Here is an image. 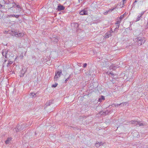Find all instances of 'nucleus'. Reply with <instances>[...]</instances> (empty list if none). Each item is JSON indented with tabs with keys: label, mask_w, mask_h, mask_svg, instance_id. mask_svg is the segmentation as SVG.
<instances>
[{
	"label": "nucleus",
	"mask_w": 148,
	"mask_h": 148,
	"mask_svg": "<svg viewBox=\"0 0 148 148\" xmlns=\"http://www.w3.org/2000/svg\"><path fill=\"white\" fill-rule=\"evenodd\" d=\"M12 7L13 8H14L16 7V6L17 5L16 4V3L15 2H13L12 3Z\"/></svg>",
	"instance_id": "nucleus-20"
},
{
	"label": "nucleus",
	"mask_w": 148,
	"mask_h": 148,
	"mask_svg": "<svg viewBox=\"0 0 148 148\" xmlns=\"http://www.w3.org/2000/svg\"><path fill=\"white\" fill-rule=\"evenodd\" d=\"M112 35L111 34V32H107L105 34V37L106 38H109Z\"/></svg>",
	"instance_id": "nucleus-9"
},
{
	"label": "nucleus",
	"mask_w": 148,
	"mask_h": 148,
	"mask_svg": "<svg viewBox=\"0 0 148 148\" xmlns=\"http://www.w3.org/2000/svg\"><path fill=\"white\" fill-rule=\"evenodd\" d=\"M72 25L74 26V27L77 29L78 27V24L77 23H74L72 24Z\"/></svg>",
	"instance_id": "nucleus-18"
},
{
	"label": "nucleus",
	"mask_w": 148,
	"mask_h": 148,
	"mask_svg": "<svg viewBox=\"0 0 148 148\" xmlns=\"http://www.w3.org/2000/svg\"><path fill=\"white\" fill-rule=\"evenodd\" d=\"M144 13V12H142L140 14V16H141V17H142V16L143 15V14Z\"/></svg>",
	"instance_id": "nucleus-43"
},
{
	"label": "nucleus",
	"mask_w": 148,
	"mask_h": 148,
	"mask_svg": "<svg viewBox=\"0 0 148 148\" xmlns=\"http://www.w3.org/2000/svg\"><path fill=\"white\" fill-rule=\"evenodd\" d=\"M7 60H6L5 59V62Z\"/></svg>",
	"instance_id": "nucleus-58"
},
{
	"label": "nucleus",
	"mask_w": 148,
	"mask_h": 148,
	"mask_svg": "<svg viewBox=\"0 0 148 148\" xmlns=\"http://www.w3.org/2000/svg\"><path fill=\"white\" fill-rule=\"evenodd\" d=\"M53 100H50L49 101V103H50V104H51L53 103Z\"/></svg>",
	"instance_id": "nucleus-40"
},
{
	"label": "nucleus",
	"mask_w": 148,
	"mask_h": 148,
	"mask_svg": "<svg viewBox=\"0 0 148 148\" xmlns=\"http://www.w3.org/2000/svg\"><path fill=\"white\" fill-rule=\"evenodd\" d=\"M100 114H101L103 115H105V114L104 113V112L103 111H101L100 112Z\"/></svg>",
	"instance_id": "nucleus-28"
},
{
	"label": "nucleus",
	"mask_w": 148,
	"mask_h": 148,
	"mask_svg": "<svg viewBox=\"0 0 148 148\" xmlns=\"http://www.w3.org/2000/svg\"><path fill=\"white\" fill-rule=\"evenodd\" d=\"M117 28H115V29H114V31L116 32V31H117Z\"/></svg>",
	"instance_id": "nucleus-51"
},
{
	"label": "nucleus",
	"mask_w": 148,
	"mask_h": 148,
	"mask_svg": "<svg viewBox=\"0 0 148 148\" xmlns=\"http://www.w3.org/2000/svg\"><path fill=\"white\" fill-rule=\"evenodd\" d=\"M142 17L141 16H138V17L137 18L136 21H138L140 20V18Z\"/></svg>",
	"instance_id": "nucleus-26"
},
{
	"label": "nucleus",
	"mask_w": 148,
	"mask_h": 148,
	"mask_svg": "<svg viewBox=\"0 0 148 148\" xmlns=\"http://www.w3.org/2000/svg\"><path fill=\"white\" fill-rule=\"evenodd\" d=\"M99 144H100V146L102 145V144L101 143H99Z\"/></svg>",
	"instance_id": "nucleus-49"
},
{
	"label": "nucleus",
	"mask_w": 148,
	"mask_h": 148,
	"mask_svg": "<svg viewBox=\"0 0 148 148\" xmlns=\"http://www.w3.org/2000/svg\"><path fill=\"white\" fill-rule=\"evenodd\" d=\"M87 65V64L86 63H85L83 64V67L84 68H85L86 67Z\"/></svg>",
	"instance_id": "nucleus-34"
},
{
	"label": "nucleus",
	"mask_w": 148,
	"mask_h": 148,
	"mask_svg": "<svg viewBox=\"0 0 148 148\" xmlns=\"http://www.w3.org/2000/svg\"><path fill=\"white\" fill-rule=\"evenodd\" d=\"M46 106H49L50 105V103H49V101L47 102L46 103Z\"/></svg>",
	"instance_id": "nucleus-39"
},
{
	"label": "nucleus",
	"mask_w": 148,
	"mask_h": 148,
	"mask_svg": "<svg viewBox=\"0 0 148 148\" xmlns=\"http://www.w3.org/2000/svg\"><path fill=\"white\" fill-rule=\"evenodd\" d=\"M119 106V104H117L116 105H115V106L116 107L117 106L118 107Z\"/></svg>",
	"instance_id": "nucleus-50"
},
{
	"label": "nucleus",
	"mask_w": 148,
	"mask_h": 148,
	"mask_svg": "<svg viewBox=\"0 0 148 148\" xmlns=\"http://www.w3.org/2000/svg\"><path fill=\"white\" fill-rule=\"evenodd\" d=\"M5 4H9V3L8 2V3L7 2L5 1Z\"/></svg>",
	"instance_id": "nucleus-48"
},
{
	"label": "nucleus",
	"mask_w": 148,
	"mask_h": 148,
	"mask_svg": "<svg viewBox=\"0 0 148 148\" xmlns=\"http://www.w3.org/2000/svg\"><path fill=\"white\" fill-rule=\"evenodd\" d=\"M137 121H129V123H131L132 124H136V123H137Z\"/></svg>",
	"instance_id": "nucleus-19"
},
{
	"label": "nucleus",
	"mask_w": 148,
	"mask_h": 148,
	"mask_svg": "<svg viewBox=\"0 0 148 148\" xmlns=\"http://www.w3.org/2000/svg\"><path fill=\"white\" fill-rule=\"evenodd\" d=\"M115 67L113 65H111V66H110V69H113V68L114 67Z\"/></svg>",
	"instance_id": "nucleus-37"
},
{
	"label": "nucleus",
	"mask_w": 148,
	"mask_h": 148,
	"mask_svg": "<svg viewBox=\"0 0 148 148\" xmlns=\"http://www.w3.org/2000/svg\"><path fill=\"white\" fill-rule=\"evenodd\" d=\"M50 38H51V41L54 42H57L58 41V38H56L55 37H51Z\"/></svg>",
	"instance_id": "nucleus-12"
},
{
	"label": "nucleus",
	"mask_w": 148,
	"mask_h": 148,
	"mask_svg": "<svg viewBox=\"0 0 148 148\" xmlns=\"http://www.w3.org/2000/svg\"><path fill=\"white\" fill-rule=\"evenodd\" d=\"M71 76V75H70L69 77L66 79L65 80V82L66 83L67 82V81L70 78Z\"/></svg>",
	"instance_id": "nucleus-21"
},
{
	"label": "nucleus",
	"mask_w": 148,
	"mask_h": 148,
	"mask_svg": "<svg viewBox=\"0 0 148 148\" xmlns=\"http://www.w3.org/2000/svg\"><path fill=\"white\" fill-rule=\"evenodd\" d=\"M126 0H122L123 1V4L121 6L120 5V7H123V5H124V4L125 3V1Z\"/></svg>",
	"instance_id": "nucleus-25"
},
{
	"label": "nucleus",
	"mask_w": 148,
	"mask_h": 148,
	"mask_svg": "<svg viewBox=\"0 0 148 148\" xmlns=\"http://www.w3.org/2000/svg\"><path fill=\"white\" fill-rule=\"evenodd\" d=\"M127 103L126 102L122 103L119 104V106H124L126 105Z\"/></svg>",
	"instance_id": "nucleus-17"
},
{
	"label": "nucleus",
	"mask_w": 148,
	"mask_h": 148,
	"mask_svg": "<svg viewBox=\"0 0 148 148\" xmlns=\"http://www.w3.org/2000/svg\"><path fill=\"white\" fill-rule=\"evenodd\" d=\"M134 41L135 42H137L138 45L140 46L143 44H144L145 41V40L144 37H138L134 39Z\"/></svg>",
	"instance_id": "nucleus-1"
},
{
	"label": "nucleus",
	"mask_w": 148,
	"mask_h": 148,
	"mask_svg": "<svg viewBox=\"0 0 148 148\" xmlns=\"http://www.w3.org/2000/svg\"><path fill=\"white\" fill-rule=\"evenodd\" d=\"M119 26H120V25H117V27H116V28H117V29L119 28Z\"/></svg>",
	"instance_id": "nucleus-46"
},
{
	"label": "nucleus",
	"mask_w": 148,
	"mask_h": 148,
	"mask_svg": "<svg viewBox=\"0 0 148 148\" xmlns=\"http://www.w3.org/2000/svg\"><path fill=\"white\" fill-rule=\"evenodd\" d=\"M32 58H35V56H33V57H32Z\"/></svg>",
	"instance_id": "nucleus-56"
},
{
	"label": "nucleus",
	"mask_w": 148,
	"mask_h": 148,
	"mask_svg": "<svg viewBox=\"0 0 148 148\" xmlns=\"http://www.w3.org/2000/svg\"><path fill=\"white\" fill-rule=\"evenodd\" d=\"M12 63L11 61H10L7 64V66L8 67H9V66L12 64Z\"/></svg>",
	"instance_id": "nucleus-23"
},
{
	"label": "nucleus",
	"mask_w": 148,
	"mask_h": 148,
	"mask_svg": "<svg viewBox=\"0 0 148 148\" xmlns=\"http://www.w3.org/2000/svg\"><path fill=\"white\" fill-rule=\"evenodd\" d=\"M109 74H111L112 75H113V73L112 72H110L109 73H108V75H109Z\"/></svg>",
	"instance_id": "nucleus-45"
},
{
	"label": "nucleus",
	"mask_w": 148,
	"mask_h": 148,
	"mask_svg": "<svg viewBox=\"0 0 148 148\" xmlns=\"http://www.w3.org/2000/svg\"><path fill=\"white\" fill-rule=\"evenodd\" d=\"M23 36V34L22 33H17V37H22Z\"/></svg>",
	"instance_id": "nucleus-16"
},
{
	"label": "nucleus",
	"mask_w": 148,
	"mask_h": 148,
	"mask_svg": "<svg viewBox=\"0 0 148 148\" xmlns=\"http://www.w3.org/2000/svg\"><path fill=\"white\" fill-rule=\"evenodd\" d=\"M116 8L110 9L108 11H107L103 13L104 15H106L108 13H110L113 10H114Z\"/></svg>",
	"instance_id": "nucleus-8"
},
{
	"label": "nucleus",
	"mask_w": 148,
	"mask_h": 148,
	"mask_svg": "<svg viewBox=\"0 0 148 148\" xmlns=\"http://www.w3.org/2000/svg\"><path fill=\"white\" fill-rule=\"evenodd\" d=\"M145 27L146 28H148V22H147V25H146Z\"/></svg>",
	"instance_id": "nucleus-44"
},
{
	"label": "nucleus",
	"mask_w": 148,
	"mask_h": 148,
	"mask_svg": "<svg viewBox=\"0 0 148 148\" xmlns=\"http://www.w3.org/2000/svg\"><path fill=\"white\" fill-rule=\"evenodd\" d=\"M2 55L3 56H5V58H7V57L6 55L7 54V52H5V53L4 54V53L3 52L2 53Z\"/></svg>",
	"instance_id": "nucleus-24"
},
{
	"label": "nucleus",
	"mask_w": 148,
	"mask_h": 148,
	"mask_svg": "<svg viewBox=\"0 0 148 148\" xmlns=\"http://www.w3.org/2000/svg\"><path fill=\"white\" fill-rule=\"evenodd\" d=\"M5 33H6V32H8L6 31H5Z\"/></svg>",
	"instance_id": "nucleus-57"
},
{
	"label": "nucleus",
	"mask_w": 148,
	"mask_h": 148,
	"mask_svg": "<svg viewBox=\"0 0 148 148\" xmlns=\"http://www.w3.org/2000/svg\"><path fill=\"white\" fill-rule=\"evenodd\" d=\"M115 104H112V105L111 106H109V107H110V108H111L112 107H114V106H115Z\"/></svg>",
	"instance_id": "nucleus-30"
},
{
	"label": "nucleus",
	"mask_w": 148,
	"mask_h": 148,
	"mask_svg": "<svg viewBox=\"0 0 148 148\" xmlns=\"http://www.w3.org/2000/svg\"><path fill=\"white\" fill-rule=\"evenodd\" d=\"M8 11H9V12L11 13H13L15 12V9L14 8H13L12 7H10V8L8 9Z\"/></svg>",
	"instance_id": "nucleus-10"
},
{
	"label": "nucleus",
	"mask_w": 148,
	"mask_h": 148,
	"mask_svg": "<svg viewBox=\"0 0 148 148\" xmlns=\"http://www.w3.org/2000/svg\"><path fill=\"white\" fill-rule=\"evenodd\" d=\"M26 72V70L24 71L23 69H22L20 71V77H23L24 76V75L25 73Z\"/></svg>",
	"instance_id": "nucleus-11"
},
{
	"label": "nucleus",
	"mask_w": 148,
	"mask_h": 148,
	"mask_svg": "<svg viewBox=\"0 0 148 148\" xmlns=\"http://www.w3.org/2000/svg\"><path fill=\"white\" fill-rule=\"evenodd\" d=\"M95 145H96V146L97 147H98L100 146V144H99V143H97Z\"/></svg>",
	"instance_id": "nucleus-27"
},
{
	"label": "nucleus",
	"mask_w": 148,
	"mask_h": 148,
	"mask_svg": "<svg viewBox=\"0 0 148 148\" xmlns=\"http://www.w3.org/2000/svg\"><path fill=\"white\" fill-rule=\"evenodd\" d=\"M65 8V7L63 5H61L60 4H59L58 6L57 10L58 11H60L64 10Z\"/></svg>",
	"instance_id": "nucleus-3"
},
{
	"label": "nucleus",
	"mask_w": 148,
	"mask_h": 148,
	"mask_svg": "<svg viewBox=\"0 0 148 148\" xmlns=\"http://www.w3.org/2000/svg\"><path fill=\"white\" fill-rule=\"evenodd\" d=\"M13 131L14 132H18V130L17 129H17L16 128H14L13 129Z\"/></svg>",
	"instance_id": "nucleus-32"
},
{
	"label": "nucleus",
	"mask_w": 148,
	"mask_h": 148,
	"mask_svg": "<svg viewBox=\"0 0 148 148\" xmlns=\"http://www.w3.org/2000/svg\"><path fill=\"white\" fill-rule=\"evenodd\" d=\"M16 7H17L18 9H21V8L19 5H17Z\"/></svg>",
	"instance_id": "nucleus-35"
},
{
	"label": "nucleus",
	"mask_w": 148,
	"mask_h": 148,
	"mask_svg": "<svg viewBox=\"0 0 148 148\" xmlns=\"http://www.w3.org/2000/svg\"><path fill=\"white\" fill-rule=\"evenodd\" d=\"M105 99L104 97L103 96H101V97L99 99L98 101L100 102H101L102 100Z\"/></svg>",
	"instance_id": "nucleus-15"
},
{
	"label": "nucleus",
	"mask_w": 148,
	"mask_h": 148,
	"mask_svg": "<svg viewBox=\"0 0 148 148\" xmlns=\"http://www.w3.org/2000/svg\"><path fill=\"white\" fill-rule=\"evenodd\" d=\"M62 74V72L61 70H59L55 73V75L54 77L55 80L56 81L58 78L60 77V75Z\"/></svg>",
	"instance_id": "nucleus-2"
},
{
	"label": "nucleus",
	"mask_w": 148,
	"mask_h": 148,
	"mask_svg": "<svg viewBox=\"0 0 148 148\" xmlns=\"http://www.w3.org/2000/svg\"><path fill=\"white\" fill-rule=\"evenodd\" d=\"M139 125V126H143L145 125V123H143V122H139L137 121L136 123V125Z\"/></svg>",
	"instance_id": "nucleus-13"
},
{
	"label": "nucleus",
	"mask_w": 148,
	"mask_h": 148,
	"mask_svg": "<svg viewBox=\"0 0 148 148\" xmlns=\"http://www.w3.org/2000/svg\"><path fill=\"white\" fill-rule=\"evenodd\" d=\"M110 112V111L108 112V110H107L105 112H104V113L105 114V115H106L108 114V113Z\"/></svg>",
	"instance_id": "nucleus-31"
},
{
	"label": "nucleus",
	"mask_w": 148,
	"mask_h": 148,
	"mask_svg": "<svg viewBox=\"0 0 148 148\" xmlns=\"http://www.w3.org/2000/svg\"><path fill=\"white\" fill-rule=\"evenodd\" d=\"M30 94L32 96V97H34V95H36L33 92H31L30 93Z\"/></svg>",
	"instance_id": "nucleus-33"
},
{
	"label": "nucleus",
	"mask_w": 148,
	"mask_h": 148,
	"mask_svg": "<svg viewBox=\"0 0 148 148\" xmlns=\"http://www.w3.org/2000/svg\"><path fill=\"white\" fill-rule=\"evenodd\" d=\"M138 0H135V1L134 2V3H133V5H134V3H136L137 2V1Z\"/></svg>",
	"instance_id": "nucleus-42"
},
{
	"label": "nucleus",
	"mask_w": 148,
	"mask_h": 148,
	"mask_svg": "<svg viewBox=\"0 0 148 148\" xmlns=\"http://www.w3.org/2000/svg\"><path fill=\"white\" fill-rule=\"evenodd\" d=\"M115 67L113 65H111V66H110V69H113V68L114 67Z\"/></svg>",
	"instance_id": "nucleus-38"
},
{
	"label": "nucleus",
	"mask_w": 148,
	"mask_h": 148,
	"mask_svg": "<svg viewBox=\"0 0 148 148\" xmlns=\"http://www.w3.org/2000/svg\"><path fill=\"white\" fill-rule=\"evenodd\" d=\"M3 5H1V4H0V9H1V8L2 7H3Z\"/></svg>",
	"instance_id": "nucleus-47"
},
{
	"label": "nucleus",
	"mask_w": 148,
	"mask_h": 148,
	"mask_svg": "<svg viewBox=\"0 0 148 148\" xmlns=\"http://www.w3.org/2000/svg\"><path fill=\"white\" fill-rule=\"evenodd\" d=\"M124 17V16H123V15L121 16L119 18L120 20L121 21L123 18Z\"/></svg>",
	"instance_id": "nucleus-29"
},
{
	"label": "nucleus",
	"mask_w": 148,
	"mask_h": 148,
	"mask_svg": "<svg viewBox=\"0 0 148 148\" xmlns=\"http://www.w3.org/2000/svg\"><path fill=\"white\" fill-rule=\"evenodd\" d=\"M126 14V13H124V14L123 15V16H124V15H125Z\"/></svg>",
	"instance_id": "nucleus-54"
},
{
	"label": "nucleus",
	"mask_w": 148,
	"mask_h": 148,
	"mask_svg": "<svg viewBox=\"0 0 148 148\" xmlns=\"http://www.w3.org/2000/svg\"><path fill=\"white\" fill-rule=\"evenodd\" d=\"M25 126L24 124H22L21 126L18 125H17V129L18 131H20L21 130H23Z\"/></svg>",
	"instance_id": "nucleus-4"
},
{
	"label": "nucleus",
	"mask_w": 148,
	"mask_h": 148,
	"mask_svg": "<svg viewBox=\"0 0 148 148\" xmlns=\"http://www.w3.org/2000/svg\"><path fill=\"white\" fill-rule=\"evenodd\" d=\"M20 15H15L14 14H10V15H8L7 16V17H16V18H18V17Z\"/></svg>",
	"instance_id": "nucleus-7"
},
{
	"label": "nucleus",
	"mask_w": 148,
	"mask_h": 148,
	"mask_svg": "<svg viewBox=\"0 0 148 148\" xmlns=\"http://www.w3.org/2000/svg\"><path fill=\"white\" fill-rule=\"evenodd\" d=\"M110 32H111V33L112 32H113L112 30H111V31Z\"/></svg>",
	"instance_id": "nucleus-55"
},
{
	"label": "nucleus",
	"mask_w": 148,
	"mask_h": 148,
	"mask_svg": "<svg viewBox=\"0 0 148 148\" xmlns=\"http://www.w3.org/2000/svg\"><path fill=\"white\" fill-rule=\"evenodd\" d=\"M9 33L12 35L13 36H14L17 37V35L18 32L15 31H11L9 32Z\"/></svg>",
	"instance_id": "nucleus-6"
},
{
	"label": "nucleus",
	"mask_w": 148,
	"mask_h": 148,
	"mask_svg": "<svg viewBox=\"0 0 148 148\" xmlns=\"http://www.w3.org/2000/svg\"><path fill=\"white\" fill-rule=\"evenodd\" d=\"M115 67L113 65H111V66H110V69H113V68L114 67Z\"/></svg>",
	"instance_id": "nucleus-36"
},
{
	"label": "nucleus",
	"mask_w": 148,
	"mask_h": 148,
	"mask_svg": "<svg viewBox=\"0 0 148 148\" xmlns=\"http://www.w3.org/2000/svg\"><path fill=\"white\" fill-rule=\"evenodd\" d=\"M2 8H3V9H5V6H3V7H2Z\"/></svg>",
	"instance_id": "nucleus-53"
},
{
	"label": "nucleus",
	"mask_w": 148,
	"mask_h": 148,
	"mask_svg": "<svg viewBox=\"0 0 148 148\" xmlns=\"http://www.w3.org/2000/svg\"><path fill=\"white\" fill-rule=\"evenodd\" d=\"M108 72H107V74H108Z\"/></svg>",
	"instance_id": "nucleus-59"
},
{
	"label": "nucleus",
	"mask_w": 148,
	"mask_h": 148,
	"mask_svg": "<svg viewBox=\"0 0 148 148\" xmlns=\"http://www.w3.org/2000/svg\"><path fill=\"white\" fill-rule=\"evenodd\" d=\"M79 14L81 15H88V13L87 10L84 9L80 12Z\"/></svg>",
	"instance_id": "nucleus-5"
},
{
	"label": "nucleus",
	"mask_w": 148,
	"mask_h": 148,
	"mask_svg": "<svg viewBox=\"0 0 148 148\" xmlns=\"http://www.w3.org/2000/svg\"><path fill=\"white\" fill-rule=\"evenodd\" d=\"M120 22L119 21H117L116 23V24H117L118 25H120Z\"/></svg>",
	"instance_id": "nucleus-41"
},
{
	"label": "nucleus",
	"mask_w": 148,
	"mask_h": 148,
	"mask_svg": "<svg viewBox=\"0 0 148 148\" xmlns=\"http://www.w3.org/2000/svg\"><path fill=\"white\" fill-rule=\"evenodd\" d=\"M58 84L57 83H56L55 84H52L51 86L52 87H56L58 85Z\"/></svg>",
	"instance_id": "nucleus-22"
},
{
	"label": "nucleus",
	"mask_w": 148,
	"mask_h": 148,
	"mask_svg": "<svg viewBox=\"0 0 148 148\" xmlns=\"http://www.w3.org/2000/svg\"><path fill=\"white\" fill-rule=\"evenodd\" d=\"M12 140V138H7V140L5 141V143L6 144H9L10 141L11 140Z\"/></svg>",
	"instance_id": "nucleus-14"
},
{
	"label": "nucleus",
	"mask_w": 148,
	"mask_h": 148,
	"mask_svg": "<svg viewBox=\"0 0 148 148\" xmlns=\"http://www.w3.org/2000/svg\"><path fill=\"white\" fill-rule=\"evenodd\" d=\"M17 11V12H16V13L18 12H19L20 11L19 10V9Z\"/></svg>",
	"instance_id": "nucleus-52"
}]
</instances>
